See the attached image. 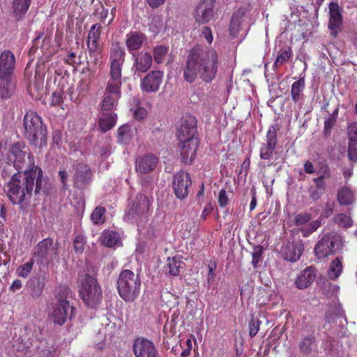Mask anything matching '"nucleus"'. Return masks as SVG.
<instances>
[{
    "instance_id": "nucleus-1",
    "label": "nucleus",
    "mask_w": 357,
    "mask_h": 357,
    "mask_svg": "<svg viewBox=\"0 0 357 357\" xmlns=\"http://www.w3.org/2000/svg\"><path fill=\"white\" fill-rule=\"evenodd\" d=\"M220 63L219 55L215 49L196 45L187 55L183 78L187 82L192 83L199 77L209 84L215 79Z\"/></svg>"
},
{
    "instance_id": "nucleus-2",
    "label": "nucleus",
    "mask_w": 357,
    "mask_h": 357,
    "mask_svg": "<svg viewBox=\"0 0 357 357\" xmlns=\"http://www.w3.org/2000/svg\"><path fill=\"white\" fill-rule=\"evenodd\" d=\"M43 178V172L38 166L33 165L24 172L14 174L6 185V195L14 204L29 203L33 192H40Z\"/></svg>"
},
{
    "instance_id": "nucleus-3",
    "label": "nucleus",
    "mask_w": 357,
    "mask_h": 357,
    "mask_svg": "<svg viewBox=\"0 0 357 357\" xmlns=\"http://www.w3.org/2000/svg\"><path fill=\"white\" fill-rule=\"evenodd\" d=\"M301 225L302 227H298L291 230L294 240L291 242L288 241L282 247V252L284 259L291 262L298 260L303 252V244L301 241L296 239V236L299 238L301 234L303 237H307L317 229L316 225Z\"/></svg>"
},
{
    "instance_id": "nucleus-4",
    "label": "nucleus",
    "mask_w": 357,
    "mask_h": 357,
    "mask_svg": "<svg viewBox=\"0 0 357 357\" xmlns=\"http://www.w3.org/2000/svg\"><path fill=\"white\" fill-rule=\"evenodd\" d=\"M141 280L138 274L126 269L121 272L117 281L119 296L127 302L134 301L139 294Z\"/></svg>"
},
{
    "instance_id": "nucleus-5",
    "label": "nucleus",
    "mask_w": 357,
    "mask_h": 357,
    "mask_svg": "<svg viewBox=\"0 0 357 357\" xmlns=\"http://www.w3.org/2000/svg\"><path fill=\"white\" fill-rule=\"evenodd\" d=\"M24 135L30 143L36 145L38 140L45 139L46 128L43 126L40 116L35 112L29 110L24 116Z\"/></svg>"
},
{
    "instance_id": "nucleus-6",
    "label": "nucleus",
    "mask_w": 357,
    "mask_h": 357,
    "mask_svg": "<svg viewBox=\"0 0 357 357\" xmlns=\"http://www.w3.org/2000/svg\"><path fill=\"white\" fill-rule=\"evenodd\" d=\"M342 247L341 236L336 232H330L325 234L318 242L314 248L316 255L319 258H324L334 254Z\"/></svg>"
},
{
    "instance_id": "nucleus-7",
    "label": "nucleus",
    "mask_w": 357,
    "mask_h": 357,
    "mask_svg": "<svg viewBox=\"0 0 357 357\" xmlns=\"http://www.w3.org/2000/svg\"><path fill=\"white\" fill-rule=\"evenodd\" d=\"M121 81L109 79L101 104V112H114L121 96Z\"/></svg>"
},
{
    "instance_id": "nucleus-8",
    "label": "nucleus",
    "mask_w": 357,
    "mask_h": 357,
    "mask_svg": "<svg viewBox=\"0 0 357 357\" xmlns=\"http://www.w3.org/2000/svg\"><path fill=\"white\" fill-rule=\"evenodd\" d=\"M125 49L119 42H115L112 44L109 54V79L121 81V71L122 66L125 62Z\"/></svg>"
},
{
    "instance_id": "nucleus-9",
    "label": "nucleus",
    "mask_w": 357,
    "mask_h": 357,
    "mask_svg": "<svg viewBox=\"0 0 357 357\" xmlns=\"http://www.w3.org/2000/svg\"><path fill=\"white\" fill-rule=\"evenodd\" d=\"M150 201L146 195L138 193L130 199L128 206L127 216L128 220H134L135 218L146 214L149 210Z\"/></svg>"
},
{
    "instance_id": "nucleus-10",
    "label": "nucleus",
    "mask_w": 357,
    "mask_h": 357,
    "mask_svg": "<svg viewBox=\"0 0 357 357\" xmlns=\"http://www.w3.org/2000/svg\"><path fill=\"white\" fill-rule=\"evenodd\" d=\"M215 0H202L197 6L194 18L199 24H204L211 21L215 15Z\"/></svg>"
},
{
    "instance_id": "nucleus-11",
    "label": "nucleus",
    "mask_w": 357,
    "mask_h": 357,
    "mask_svg": "<svg viewBox=\"0 0 357 357\" xmlns=\"http://www.w3.org/2000/svg\"><path fill=\"white\" fill-rule=\"evenodd\" d=\"M197 120L191 114H186L180 119V125L177 128L176 137L178 140L197 139Z\"/></svg>"
},
{
    "instance_id": "nucleus-12",
    "label": "nucleus",
    "mask_w": 357,
    "mask_h": 357,
    "mask_svg": "<svg viewBox=\"0 0 357 357\" xmlns=\"http://www.w3.org/2000/svg\"><path fill=\"white\" fill-rule=\"evenodd\" d=\"M8 157L9 160L13 162L14 167L18 171L23 168L26 157L30 160H33V155L28 151L24 143L21 142L12 145Z\"/></svg>"
},
{
    "instance_id": "nucleus-13",
    "label": "nucleus",
    "mask_w": 357,
    "mask_h": 357,
    "mask_svg": "<svg viewBox=\"0 0 357 357\" xmlns=\"http://www.w3.org/2000/svg\"><path fill=\"white\" fill-rule=\"evenodd\" d=\"M75 310V307L70 305L69 301H62L53 305L51 318L54 324L62 326L68 319H72Z\"/></svg>"
},
{
    "instance_id": "nucleus-14",
    "label": "nucleus",
    "mask_w": 357,
    "mask_h": 357,
    "mask_svg": "<svg viewBox=\"0 0 357 357\" xmlns=\"http://www.w3.org/2000/svg\"><path fill=\"white\" fill-rule=\"evenodd\" d=\"M179 141L178 149L181 161L185 165H191L196 157L199 141L197 139Z\"/></svg>"
},
{
    "instance_id": "nucleus-15",
    "label": "nucleus",
    "mask_w": 357,
    "mask_h": 357,
    "mask_svg": "<svg viewBox=\"0 0 357 357\" xmlns=\"http://www.w3.org/2000/svg\"><path fill=\"white\" fill-rule=\"evenodd\" d=\"M192 181L188 172L180 171L177 172L173 178L172 188L177 198L183 199L188 194V188L191 185Z\"/></svg>"
},
{
    "instance_id": "nucleus-16",
    "label": "nucleus",
    "mask_w": 357,
    "mask_h": 357,
    "mask_svg": "<svg viewBox=\"0 0 357 357\" xmlns=\"http://www.w3.org/2000/svg\"><path fill=\"white\" fill-rule=\"evenodd\" d=\"M135 357H158V351L154 344L144 337H137L132 344Z\"/></svg>"
},
{
    "instance_id": "nucleus-17",
    "label": "nucleus",
    "mask_w": 357,
    "mask_h": 357,
    "mask_svg": "<svg viewBox=\"0 0 357 357\" xmlns=\"http://www.w3.org/2000/svg\"><path fill=\"white\" fill-rule=\"evenodd\" d=\"M163 72L161 70H152L149 72L141 81V89L143 92L153 93L159 90L163 79Z\"/></svg>"
},
{
    "instance_id": "nucleus-18",
    "label": "nucleus",
    "mask_w": 357,
    "mask_h": 357,
    "mask_svg": "<svg viewBox=\"0 0 357 357\" xmlns=\"http://www.w3.org/2000/svg\"><path fill=\"white\" fill-rule=\"evenodd\" d=\"M278 144L277 131L275 127L271 126L268 128L266 136V142L263 143L261 149L259 156L262 160H269L275 149Z\"/></svg>"
},
{
    "instance_id": "nucleus-19",
    "label": "nucleus",
    "mask_w": 357,
    "mask_h": 357,
    "mask_svg": "<svg viewBox=\"0 0 357 357\" xmlns=\"http://www.w3.org/2000/svg\"><path fill=\"white\" fill-rule=\"evenodd\" d=\"M158 163V158L153 153L139 156L135 161V170L141 174L153 172Z\"/></svg>"
},
{
    "instance_id": "nucleus-20",
    "label": "nucleus",
    "mask_w": 357,
    "mask_h": 357,
    "mask_svg": "<svg viewBox=\"0 0 357 357\" xmlns=\"http://www.w3.org/2000/svg\"><path fill=\"white\" fill-rule=\"evenodd\" d=\"M15 57L10 50L0 54V77L14 76Z\"/></svg>"
},
{
    "instance_id": "nucleus-21",
    "label": "nucleus",
    "mask_w": 357,
    "mask_h": 357,
    "mask_svg": "<svg viewBox=\"0 0 357 357\" xmlns=\"http://www.w3.org/2000/svg\"><path fill=\"white\" fill-rule=\"evenodd\" d=\"M73 181L75 187L83 188L89 180V167L86 163L78 162L73 166Z\"/></svg>"
},
{
    "instance_id": "nucleus-22",
    "label": "nucleus",
    "mask_w": 357,
    "mask_h": 357,
    "mask_svg": "<svg viewBox=\"0 0 357 357\" xmlns=\"http://www.w3.org/2000/svg\"><path fill=\"white\" fill-rule=\"evenodd\" d=\"M134 58L133 68L135 71L139 73H146L153 63V56L147 52H141L137 54H132Z\"/></svg>"
},
{
    "instance_id": "nucleus-23",
    "label": "nucleus",
    "mask_w": 357,
    "mask_h": 357,
    "mask_svg": "<svg viewBox=\"0 0 357 357\" xmlns=\"http://www.w3.org/2000/svg\"><path fill=\"white\" fill-rule=\"evenodd\" d=\"M329 14L328 28L331 31V34L335 37L337 33V29L342 24V15L337 3L331 2L329 4Z\"/></svg>"
},
{
    "instance_id": "nucleus-24",
    "label": "nucleus",
    "mask_w": 357,
    "mask_h": 357,
    "mask_svg": "<svg viewBox=\"0 0 357 357\" xmlns=\"http://www.w3.org/2000/svg\"><path fill=\"white\" fill-rule=\"evenodd\" d=\"M146 40V35L139 31H131L126 36V45L130 53L139 50Z\"/></svg>"
},
{
    "instance_id": "nucleus-25",
    "label": "nucleus",
    "mask_w": 357,
    "mask_h": 357,
    "mask_svg": "<svg viewBox=\"0 0 357 357\" xmlns=\"http://www.w3.org/2000/svg\"><path fill=\"white\" fill-rule=\"evenodd\" d=\"M16 81L14 76L0 77V98L7 100L12 97L15 91Z\"/></svg>"
},
{
    "instance_id": "nucleus-26",
    "label": "nucleus",
    "mask_w": 357,
    "mask_h": 357,
    "mask_svg": "<svg viewBox=\"0 0 357 357\" xmlns=\"http://www.w3.org/2000/svg\"><path fill=\"white\" fill-rule=\"evenodd\" d=\"M78 292L86 306H89V273L84 272L79 273L77 278Z\"/></svg>"
},
{
    "instance_id": "nucleus-27",
    "label": "nucleus",
    "mask_w": 357,
    "mask_h": 357,
    "mask_svg": "<svg viewBox=\"0 0 357 357\" xmlns=\"http://www.w3.org/2000/svg\"><path fill=\"white\" fill-rule=\"evenodd\" d=\"M316 278V270L312 266L307 267L297 276L295 280L296 286L300 289L309 287Z\"/></svg>"
},
{
    "instance_id": "nucleus-28",
    "label": "nucleus",
    "mask_w": 357,
    "mask_h": 357,
    "mask_svg": "<svg viewBox=\"0 0 357 357\" xmlns=\"http://www.w3.org/2000/svg\"><path fill=\"white\" fill-rule=\"evenodd\" d=\"M45 285V278L43 275L32 277L28 282L31 296L33 298H38L42 294Z\"/></svg>"
},
{
    "instance_id": "nucleus-29",
    "label": "nucleus",
    "mask_w": 357,
    "mask_h": 357,
    "mask_svg": "<svg viewBox=\"0 0 357 357\" xmlns=\"http://www.w3.org/2000/svg\"><path fill=\"white\" fill-rule=\"evenodd\" d=\"M305 82L304 77H300L298 80L295 81L291 86V100L295 105H298L300 107L303 103V91L305 89Z\"/></svg>"
},
{
    "instance_id": "nucleus-30",
    "label": "nucleus",
    "mask_w": 357,
    "mask_h": 357,
    "mask_svg": "<svg viewBox=\"0 0 357 357\" xmlns=\"http://www.w3.org/2000/svg\"><path fill=\"white\" fill-rule=\"evenodd\" d=\"M117 114L115 112H102L98 121V128L102 132L111 130L116 124Z\"/></svg>"
},
{
    "instance_id": "nucleus-31",
    "label": "nucleus",
    "mask_w": 357,
    "mask_h": 357,
    "mask_svg": "<svg viewBox=\"0 0 357 357\" xmlns=\"http://www.w3.org/2000/svg\"><path fill=\"white\" fill-rule=\"evenodd\" d=\"M31 3V0H13V12L17 20H21L25 15Z\"/></svg>"
},
{
    "instance_id": "nucleus-32",
    "label": "nucleus",
    "mask_w": 357,
    "mask_h": 357,
    "mask_svg": "<svg viewBox=\"0 0 357 357\" xmlns=\"http://www.w3.org/2000/svg\"><path fill=\"white\" fill-rule=\"evenodd\" d=\"M53 245V240L47 238L40 241L34 249V255L40 258L42 261L47 259L49 249Z\"/></svg>"
},
{
    "instance_id": "nucleus-33",
    "label": "nucleus",
    "mask_w": 357,
    "mask_h": 357,
    "mask_svg": "<svg viewBox=\"0 0 357 357\" xmlns=\"http://www.w3.org/2000/svg\"><path fill=\"white\" fill-rule=\"evenodd\" d=\"M337 201L343 206L352 204L355 201L354 192L347 186L341 188L337 193Z\"/></svg>"
},
{
    "instance_id": "nucleus-34",
    "label": "nucleus",
    "mask_w": 357,
    "mask_h": 357,
    "mask_svg": "<svg viewBox=\"0 0 357 357\" xmlns=\"http://www.w3.org/2000/svg\"><path fill=\"white\" fill-rule=\"evenodd\" d=\"M102 244L107 247L112 248L120 243L119 235L114 231H107L102 234L100 237Z\"/></svg>"
},
{
    "instance_id": "nucleus-35",
    "label": "nucleus",
    "mask_w": 357,
    "mask_h": 357,
    "mask_svg": "<svg viewBox=\"0 0 357 357\" xmlns=\"http://www.w3.org/2000/svg\"><path fill=\"white\" fill-rule=\"evenodd\" d=\"M245 15V10L243 8H238L233 13L229 24V31L231 33H234L238 31L242 22V19Z\"/></svg>"
},
{
    "instance_id": "nucleus-36",
    "label": "nucleus",
    "mask_w": 357,
    "mask_h": 357,
    "mask_svg": "<svg viewBox=\"0 0 357 357\" xmlns=\"http://www.w3.org/2000/svg\"><path fill=\"white\" fill-rule=\"evenodd\" d=\"M92 293L93 296L92 298H91V303H92V304L91 303V307H96L102 300V289L97 282V280L91 276V295Z\"/></svg>"
},
{
    "instance_id": "nucleus-37",
    "label": "nucleus",
    "mask_w": 357,
    "mask_h": 357,
    "mask_svg": "<svg viewBox=\"0 0 357 357\" xmlns=\"http://www.w3.org/2000/svg\"><path fill=\"white\" fill-rule=\"evenodd\" d=\"M315 338L312 335H308L301 340L299 343L301 352L304 354H310L315 348Z\"/></svg>"
},
{
    "instance_id": "nucleus-38",
    "label": "nucleus",
    "mask_w": 357,
    "mask_h": 357,
    "mask_svg": "<svg viewBox=\"0 0 357 357\" xmlns=\"http://www.w3.org/2000/svg\"><path fill=\"white\" fill-rule=\"evenodd\" d=\"M338 115V109H336L332 114L326 118L324 121V128L323 135L324 137H328L331 135L333 128L336 123Z\"/></svg>"
},
{
    "instance_id": "nucleus-39",
    "label": "nucleus",
    "mask_w": 357,
    "mask_h": 357,
    "mask_svg": "<svg viewBox=\"0 0 357 357\" xmlns=\"http://www.w3.org/2000/svg\"><path fill=\"white\" fill-rule=\"evenodd\" d=\"M182 264L183 261L178 257H168L166 266L168 268L170 275L176 276L179 274Z\"/></svg>"
},
{
    "instance_id": "nucleus-40",
    "label": "nucleus",
    "mask_w": 357,
    "mask_h": 357,
    "mask_svg": "<svg viewBox=\"0 0 357 357\" xmlns=\"http://www.w3.org/2000/svg\"><path fill=\"white\" fill-rule=\"evenodd\" d=\"M132 135L131 127L127 124L120 126L118 129L117 139L121 144H127Z\"/></svg>"
},
{
    "instance_id": "nucleus-41",
    "label": "nucleus",
    "mask_w": 357,
    "mask_h": 357,
    "mask_svg": "<svg viewBox=\"0 0 357 357\" xmlns=\"http://www.w3.org/2000/svg\"><path fill=\"white\" fill-rule=\"evenodd\" d=\"M292 56V50L290 47L280 50L278 54L277 59L273 63L274 68H277L287 62Z\"/></svg>"
},
{
    "instance_id": "nucleus-42",
    "label": "nucleus",
    "mask_w": 357,
    "mask_h": 357,
    "mask_svg": "<svg viewBox=\"0 0 357 357\" xmlns=\"http://www.w3.org/2000/svg\"><path fill=\"white\" fill-rule=\"evenodd\" d=\"M342 271V263L339 258H336L331 264L330 268L328 271V275L329 278L335 280L340 275Z\"/></svg>"
},
{
    "instance_id": "nucleus-43",
    "label": "nucleus",
    "mask_w": 357,
    "mask_h": 357,
    "mask_svg": "<svg viewBox=\"0 0 357 357\" xmlns=\"http://www.w3.org/2000/svg\"><path fill=\"white\" fill-rule=\"evenodd\" d=\"M168 51L169 47L165 45L155 47L153 52L155 62L159 64L163 63Z\"/></svg>"
},
{
    "instance_id": "nucleus-44",
    "label": "nucleus",
    "mask_w": 357,
    "mask_h": 357,
    "mask_svg": "<svg viewBox=\"0 0 357 357\" xmlns=\"http://www.w3.org/2000/svg\"><path fill=\"white\" fill-rule=\"evenodd\" d=\"M72 294V291L67 285H60L55 289V298L57 303L63 301H68L67 298Z\"/></svg>"
},
{
    "instance_id": "nucleus-45",
    "label": "nucleus",
    "mask_w": 357,
    "mask_h": 357,
    "mask_svg": "<svg viewBox=\"0 0 357 357\" xmlns=\"http://www.w3.org/2000/svg\"><path fill=\"white\" fill-rule=\"evenodd\" d=\"M105 212L106 209L104 207H96L91 214V220L93 222V223H98V221H100L101 223H104L105 222V218L104 216Z\"/></svg>"
},
{
    "instance_id": "nucleus-46",
    "label": "nucleus",
    "mask_w": 357,
    "mask_h": 357,
    "mask_svg": "<svg viewBox=\"0 0 357 357\" xmlns=\"http://www.w3.org/2000/svg\"><path fill=\"white\" fill-rule=\"evenodd\" d=\"M64 98L63 89L60 88L56 89L52 94L51 105L53 106H61L62 107Z\"/></svg>"
},
{
    "instance_id": "nucleus-47",
    "label": "nucleus",
    "mask_w": 357,
    "mask_h": 357,
    "mask_svg": "<svg viewBox=\"0 0 357 357\" xmlns=\"http://www.w3.org/2000/svg\"><path fill=\"white\" fill-rule=\"evenodd\" d=\"M102 47H91V59L93 57V63L95 67L99 68L102 64Z\"/></svg>"
},
{
    "instance_id": "nucleus-48",
    "label": "nucleus",
    "mask_w": 357,
    "mask_h": 357,
    "mask_svg": "<svg viewBox=\"0 0 357 357\" xmlns=\"http://www.w3.org/2000/svg\"><path fill=\"white\" fill-rule=\"evenodd\" d=\"M33 261L31 260L24 264L20 266L17 269V275L22 278H26L31 273L33 266Z\"/></svg>"
},
{
    "instance_id": "nucleus-49",
    "label": "nucleus",
    "mask_w": 357,
    "mask_h": 357,
    "mask_svg": "<svg viewBox=\"0 0 357 357\" xmlns=\"http://www.w3.org/2000/svg\"><path fill=\"white\" fill-rule=\"evenodd\" d=\"M91 32H93V41L92 46L93 48L102 47L99 43V38L100 36V25L96 24L91 27Z\"/></svg>"
},
{
    "instance_id": "nucleus-50",
    "label": "nucleus",
    "mask_w": 357,
    "mask_h": 357,
    "mask_svg": "<svg viewBox=\"0 0 357 357\" xmlns=\"http://www.w3.org/2000/svg\"><path fill=\"white\" fill-rule=\"evenodd\" d=\"M262 248L260 246L255 247L252 252V264L255 268L258 266L259 263L261 261Z\"/></svg>"
},
{
    "instance_id": "nucleus-51",
    "label": "nucleus",
    "mask_w": 357,
    "mask_h": 357,
    "mask_svg": "<svg viewBox=\"0 0 357 357\" xmlns=\"http://www.w3.org/2000/svg\"><path fill=\"white\" fill-rule=\"evenodd\" d=\"M261 321L252 318L249 322V335L251 337H255L259 330Z\"/></svg>"
},
{
    "instance_id": "nucleus-52",
    "label": "nucleus",
    "mask_w": 357,
    "mask_h": 357,
    "mask_svg": "<svg viewBox=\"0 0 357 357\" xmlns=\"http://www.w3.org/2000/svg\"><path fill=\"white\" fill-rule=\"evenodd\" d=\"M348 156L351 161H357V142H349Z\"/></svg>"
},
{
    "instance_id": "nucleus-53",
    "label": "nucleus",
    "mask_w": 357,
    "mask_h": 357,
    "mask_svg": "<svg viewBox=\"0 0 357 357\" xmlns=\"http://www.w3.org/2000/svg\"><path fill=\"white\" fill-rule=\"evenodd\" d=\"M74 249L77 253H82L85 244L84 238L82 236H77L75 237L74 241Z\"/></svg>"
},
{
    "instance_id": "nucleus-54",
    "label": "nucleus",
    "mask_w": 357,
    "mask_h": 357,
    "mask_svg": "<svg viewBox=\"0 0 357 357\" xmlns=\"http://www.w3.org/2000/svg\"><path fill=\"white\" fill-rule=\"evenodd\" d=\"M348 137L349 142H357V123H352L349 126Z\"/></svg>"
},
{
    "instance_id": "nucleus-55",
    "label": "nucleus",
    "mask_w": 357,
    "mask_h": 357,
    "mask_svg": "<svg viewBox=\"0 0 357 357\" xmlns=\"http://www.w3.org/2000/svg\"><path fill=\"white\" fill-rule=\"evenodd\" d=\"M311 218L312 216L310 213L303 212L296 216L294 223H307Z\"/></svg>"
},
{
    "instance_id": "nucleus-56",
    "label": "nucleus",
    "mask_w": 357,
    "mask_h": 357,
    "mask_svg": "<svg viewBox=\"0 0 357 357\" xmlns=\"http://www.w3.org/2000/svg\"><path fill=\"white\" fill-rule=\"evenodd\" d=\"M134 117L138 121L144 119L147 116V110L142 107H137L134 112Z\"/></svg>"
},
{
    "instance_id": "nucleus-57",
    "label": "nucleus",
    "mask_w": 357,
    "mask_h": 357,
    "mask_svg": "<svg viewBox=\"0 0 357 357\" xmlns=\"http://www.w3.org/2000/svg\"><path fill=\"white\" fill-rule=\"evenodd\" d=\"M218 201L220 206L221 207H225L227 205L229 199L225 190L222 189L220 191Z\"/></svg>"
},
{
    "instance_id": "nucleus-58",
    "label": "nucleus",
    "mask_w": 357,
    "mask_h": 357,
    "mask_svg": "<svg viewBox=\"0 0 357 357\" xmlns=\"http://www.w3.org/2000/svg\"><path fill=\"white\" fill-rule=\"evenodd\" d=\"M79 95L82 97L87 96L89 94V83L86 81H82L78 86Z\"/></svg>"
},
{
    "instance_id": "nucleus-59",
    "label": "nucleus",
    "mask_w": 357,
    "mask_h": 357,
    "mask_svg": "<svg viewBox=\"0 0 357 357\" xmlns=\"http://www.w3.org/2000/svg\"><path fill=\"white\" fill-rule=\"evenodd\" d=\"M202 36L204 37L208 44H211L213 40L211 29L209 26H204L202 31Z\"/></svg>"
},
{
    "instance_id": "nucleus-60",
    "label": "nucleus",
    "mask_w": 357,
    "mask_h": 357,
    "mask_svg": "<svg viewBox=\"0 0 357 357\" xmlns=\"http://www.w3.org/2000/svg\"><path fill=\"white\" fill-rule=\"evenodd\" d=\"M335 223H351V219L349 216H347V215L344 213H340L337 215L334 218Z\"/></svg>"
},
{
    "instance_id": "nucleus-61",
    "label": "nucleus",
    "mask_w": 357,
    "mask_h": 357,
    "mask_svg": "<svg viewBox=\"0 0 357 357\" xmlns=\"http://www.w3.org/2000/svg\"><path fill=\"white\" fill-rule=\"evenodd\" d=\"M94 16L98 15L101 20V21L105 22L107 15L108 10L105 9L102 5L96 10V11L93 13Z\"/></svg>"
},
{
    "instance_id": "nucleus-62",
    "label": "nucleus",
    "mask_w": 357,
    "mask_h": 357,
    "mask_svg": "<svg viewBox=\"0 0 357 357\" xmlns=\"http://www.w3.org/2000/svg\"><path fill=\"white\" fill-rule=\"evenodd\" d=\"M166 0H146L148 5L153 9L158 8L165 3Z\"/></svg>"
},
{
    "instance_id": "nucleus-63",
    "label": "nucleus",
    "mask_w": 357,
    "mask_h": 357,
    "mask_svg": "<svg viewBox=\"0 0 357 357\" xmlns=\"http://www.w3.org/2000/svg\"><path fill=\"white\" fill-rule=\"evenodd\" d=\"M215 268H216V265L215 264L208 265V276H207V280H208V283L212 282L214 279V277H215L214 270L215 269Z\"/></svg>"
},
{
    "instance_id": "nucleus-64",
    "label": "nucleus",
    "mask_w": 357,
    "mask_h": 357,
    "mask_svg": "<svg viewBox=\"0 0 357 357\" xmlns=\"http://www.w3.org/2000/svg\"><path fill=\"white\" fill-rule=\"evenodd\" d=\"M22 287V284L20 280H15L13 281V284L10 287V290L13 292H15L17 290H20Z\"/></svg>"
}]
</instances>
